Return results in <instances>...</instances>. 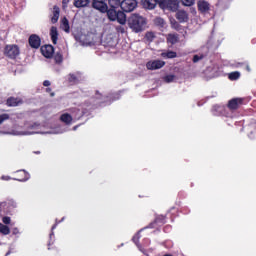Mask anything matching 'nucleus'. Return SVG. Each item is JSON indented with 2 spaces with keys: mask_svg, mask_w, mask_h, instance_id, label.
Here are the masks:
<instances>
[{
  "mask_svg": "<svg viewBox=\"0 0 256 256\" xmlns=\"http://www.w3.org/2000/svg\"><path fill=\"white\" fill-rule=\"evenodd\" d=\"M163 7L175 13L179 10V0H167Z\"/></svg>",
  "mask_w": 256,
  "mask_h": 256,
  "instance_id": "6",
  "label": "nucleus"
},
{
  "mask_svg": "<svg viewBox=\"0 0 256 256\" xmlns=\"http://www.w3.org/2000/svg\"><path fill=\"white\" fill-rule=\"evenodd\" d=\"M167 41L171 43V45H175L179 41V36L177 34H168Z\"/></svg>",
  "mask_w": 256,
  "mask_h": 256,
  "instance_id": "23",
  "label": "nucleus"
},
{
  "mask_svg": "<svg viewBox=\"0 0 256 256\" xmlns=\"http://www.w3.org/2000/svg\"><path fill=\"white\" fill-rule=\"evenodd\" d=\"M180 1L184 7H193V5H195V0H180Z\"/></svg>",
  "mask_w": 256,
  "mask_h": 256,
  "instance_id": "32",
  "label": "nucleus"
},
{
  "mask_svg": "<svg viewBox=\"0 0 256 256\" xmlns=\"http://www.w3.org/2000/svg\"><path fill=\"white\" fill-rule=\"evenodd\" d=\"M128 26L134 33H141L147 27V19L139 14H131L128 18Z\"/></svg>",
  "mask_w": 256,
  "mask_h": 256,
  "instance_id": "1",
  "label": "nucleus"
},
{
  "mask_svg": "<svg viewBox=\"0 0 256 256\" xmlns=\"http://www.w3.org/2000/svg\"><path fill=\"white\" fill-rule=\"evenodd\" d=\"M77 127H78V126H75V127L73 128V131H77Z\"/></svg>",
  "mask_w": 256,
  "mask_h": 256,
  "instance_id": "49",
  "label": "nucleus"
},
{
  "mask_svg": "<svg viewBox=\"0 0 256 256\" xmlns=\"http://www.w3.org/2000/svg\"><path fill=\"white\" fill-rule=\"evenodd\" d=\"M23 103V100L21 98H9L7 100L8 107H17V105H21Z\"/></svg>",
  "mask_w": 256,
  "mask_h": 256,
  "instance_id": "18",
  "label": "nucleus"
},
{
  "mask_svg": "<svg viewBox=\"0 0 256 256\" xmlns=\"http://www.w3.org/2000/svg\"><path fill=\"white\" fill-rule=\"evenodd\" d=\"M60 121L65 123V125H71V123H73V116H71L69 113H64L60 116Z\"/></svg>",
  "mask_w": 256,
  "mask_h": 256,
  "instance_id": "16",
  "label": "nucleus"
},
{
  "mask_svg": "<svg viewBox=\"0 0 256 256\" xmlns=\"http://www.w3.org/2000/svg\"><path fill=\"white\" fill-rule=\"evenodd\" d=\"M0 233H2V235H9V233H11V229H9L7 225L0 223Z\"/></svg>",
  "mask_w": 256,
  "mask_h": 256,
  "instance_id": "27",
  "label": "nucleus"
},
{
  "mask_svg": "<svg viewBox=\"0 0 256 256\" xmlns=\"http://www.w3.org/2000/svg\"><path fill=\"white\" fill-rule=\"evenodd\" d=\"M9 179H11V177H9V176H2V180L3 181H9Z\"/></svg>",
  "mask_w": 256,
  "mask_h": 256,
  "instance_id": "45",
  "label": "nucleus"
},
{
  "mask_svg": "<svg viewBox=\"0 0 256 256\" xmlns=\"http://www.w3.org/2000/svg\"><path fill=\"white\" fill-rule=\"evenodd\" d=\"M154 23L155 25H157L158 27H165L166 23L165 20L161 17H157L154 19Z\"/></svg>",
  "mask_w": 256,
  "mask_h": 256,
  "instance_id": "29",
  "label": "nucleus"
},
{
  "mask_svg": "<svg viewBox=\"0 0 256 256\" xmlns=\"http://www.w3.org/2000/svg\"><path fill=\"white\" fill-rule=\"evenodd\" d=\"M175 17L179 23H187V21H189V13L183 9L177 10Z\"/></svg>",
  "mask_w": 256,
  "mask_h": 256,
  "instance_id": "7",
  "label": "nucleus"
},
{
  "mask_svg": "<svg viewBox=\"0 0 256 256\" xmlns=\"http://www.w3.org/2000/svg\"><path fill=\"white\" fill-rule=\"evenodd\" d=\"M7 119H9V114L0 115V125L3 123V121H7Z\"/></svg>",
  "mask_w": 256,
  "mask_h": 256,
  "instance_id": "38",
  "label": "nucleus"
},
{
  "mask_svg": "<svg viewBox=\"0 0 256 256\" xmlns=\"http://www.w3.org/2000/svg\"><path fill=\"white\" fill-rule=\"evenodd\" d=\"M165 83H173L175 81V75L169 74L164 77Z\"/></svg>",
  "mask_w": 256,
  "mask_h": 256,
  "instance_id": "33",
  "label": "nucleus"
},
{
  "mask_svg": "<svg viewBox=\"0 0 256 256\" xmlns=\"http://www.w3.org/2000/svg\"><path fill=\"white\" fill-rule=\"evenodd\" d=\"M239 77H241V73L240 72H231L229 74V79L230 81H237V79H239Z\"/></svg>",
  "mask_w": 256,
  "mask_h": 256,
  "instance_id": "31",
  "label": "nucleus"
},
{
  "mask_svg": "<svg viewBox=\"0 0 256 256\" xmlns=\"http://www.w3.org/2000/svg\"><path fill=\"white\" fill-rule=\"evenodd\" d=\"M111 9H119L121 7V0H108Z\"/></svg>",
  "mask_w": 256,
  "mask_h": 256,
  "instance_id": "25",
  "label": "nucleus"
},
{
  "mask_svg": "<svg viewBox=\"0 0 256 256\" xmlns=\"http://www.w3.org/2000/svg\"><path fill=\"white\" fill-rule=\"evenodd\" d=\"M52 229H55V226H53Z\"/></svg>",
  "mask_w": 256,
  "mask_h": 256,
  "instance_id": "52",
  "label": "nucleus"
},
{
  "mask_svg": "<svg viewBox=\"0 0 256 256\" xmlns=\"http://www.w3.org/2000/svg\"><path fill=\"white\" fill-rule=\"evenodd\" d=\"M156 3H159L160 7H164L165 3H167V0H156Z\"/></svg>",
  "mask_w": 256,
  "mask_h": 256,
  "instance_id": "41",
  "label": "nucleus"
},
{
  "mask_svg": "<svg viewBox=\"0 0 256 256\" xmlns=\"http://www.w3.org/2000/svg\"><path fill=\"white\" fill-rule=\"evenodd\" d=\"M89 0H74V6L77 8L87 7Z\"/></svg>",
  "mask_w": 256,
  "mask_h": 256,
  "instance_id": "24",
  "label": "nucleus"
},
{
  "mask_svg": "<svg viewBox=\"0 0 256 256\" xmlns=\"http://www.w3.org/2000/svg\"><path fill=\"white\" fill-rule=\"evenodd\" d=\"M46 91H48V92H49V91H51V89H50V88H48V89H46Z\"/></svg>",
  "mask_w": 256,
  "mask_h": 256,
  "instance_id": "50",
  "label": "nucleus"
},
{
  "mask_svg": "<svg viewBox=\"0 0 256 256\" xmlns=\"http://www.w3.org/2000/svg\"><path fill=\"white\" fill-rule=\"evenodd\" d=\"M59 15H60L59 7L54 6L53 7V16L51 18L52 23H57V21H59Z\"/></svg>",
  "mask_w": 256,
  "mask_h": 256,
  "instance_id": "21",
  "label": "nucleus"
},
{
  "mask_svg": "<svg viewBox=\"0 0 256 256\" xmlns=\"http://www.w3.org/2000/svg\"><path fill=\"white\" fill-rule=\"evenodd\" d=\"M116 21H118L120 25H125L127 23V16L123 13V11L117 12Z\"/></svg>",
  "mask_w": 256,
  "mask_h": 256,
  "instance_id": "17",
  "label": "nucleus"
},
{
  "mask_svg": "<svg viewBox=\"0 0 256 256\" xmlns=\"http://www.w3.org/2000/svg\"><path fill=\"white\" fill-rule=\"evenodd\" d=\"M80 43H82V45L84 47H89V46L93 45V42L87 40V36H82L81 40H80Z\"/></svg>",
  "mask_w": 256,
  "mask_h": 256,
  "instance_id": "30",
  "label": "nucleus"
},
{
  "mask_svg": "<svg viewBox=\"0 0 256 256\" xmlns=\"http://www.w3.org/2000/svg\"><path fill=\"white\" fill-rule=\"evenodd\" d=\"M12 233L13 235H19V228H13Z\"/></svg>",
  "mask_w": 256,
  "mask_h": 256,
  "instance_id": "42",
  "label": "nucleus"
},
{
  "mask_svg": "<svg viewBox=\"0 0 256 256\" xmlns=\"http://www.w3.org/2000/svg\"><path fill=\"white\" fill-rule=\"evenodd\" d=\"M245 67H246V71L251 72V67H249V64H245Z\"/></svg>",
  "mask_w": 256,
  "mask_h": 256,
  "instance_id": "46",
  "label": "nucleus"
},
{
  "mask_svg": "<svg viewBox=\"0 0 256 256\" xmlns=\"http://www.w3.org/2000/svg\"><path fill=\"white\" fill-rule=\"evenodd\" d=\"M144 9H155L157 7V0H142Z\"/></svg>",
  "mask_w": 256,
  "mask_h": 256,
  "instance_id": "14",
  "label": "nucleus"
},
{
  "mask_svg": "<svg viewBox=\"0 0 256 256\" xmlns=\"http://www.w3.org/2000/svg\"><path fill=\"white\" fill-rule=\"evenodd\" d=\"M107 15H108V19H110V21H117V10H115V8H111L109 10L106 11Z\"/></svg>",
  "mask_w": 256,
  "mask_h": 256,
  "instance_id": "20",
  "label": "nucleus"
},
{
  "mask_svg": "<svg viewBox=\"0 0 256 256\" xmlns=\"http://www.w3.org/2000/svg\"><path fill=\"white\" fill-rule=\"evenodd\" d=\"M170 25L172 29H175L176 31H181V24L175 20V18L170 19Z\"/></svg>",
  "mask_w": 256,
  "mask_h": 256,
  "instance_id": "26",
  "label": "nucleus"
},
{
  "mask_svg": "<svg viewBox=\"0 0 256 256\" xmlns=\"http://www.w3.org/2000/svg\"><path fill=\"white\" fill-rule=\"evenodd\" d=\"M68 81H70V83H77V75L75 74H70L68 76Z\"/></svg>",
  "mask_w": 256,
  "mask_h": 256,
  "instance_id": "36",
  "label": "nucleus"
},
{
  "mask_svg": "<svg viewBox=\"0 0 256 256\" xmlns=\"http://www.w3.org/2000/svg\"><path fill=\"white\" fill-rule=\"evenodd\" d=\"M0 135H14L16 137L35 135V123L29 126L27 131L21 130L20 127H14L11 131H0Z\"/></svg>",
  "mask_w": 256,
  "mask_h": 256,
  "instance_id": "2",
  "label": "nucleus"
},
{
  "mask_svg": "<svg viewBox=\"0 0 256 256\" xmlns=\"http://www.w3.org/2000/svg\"><path fill=\"white\" fill-rule=\"evenodd\" d=\"M44 87H49L51 85V82L49 80H46L43 82Z\"/></svg>",
  "mask_w": 256,
  "mask_h": 256,
  "instance_id": "43",
  "label": "nucleus"
},
{
  "mask_svg": "<svg viewBox=\"0 0 256 256\" xmlns=\"http://www.w3.org/2000/svg\"><path fill=\"white\" fill-rule=\"evenodd\" d=\"M120 7L125 13H131L137 9V0H123Z\"/></svg>",
  "mask_w": 256,
  "mask_h": 256,
  "instance_id": "4",
  "label": "nucleus"
},
{
  "mask_svg": "<svg viewBox=\"0 0 256 256\" xmlns=\"http://www.w3.org/2000/svg\"><path fill=\"white\" fill-rule=\"evenodd\" d=\"M69 3V0H63V5H67Z\"/></svg>",
  "mask_w": 256,
  "mask_h": 256,
  "instance_id": "47",
  "label": "nucleus"
},
{
  "mask_svg": "<svg viewBox=\"0 0 256 256\" xmlns=\"http://www.w3.org/2000/svg\"><path fill=\"white\" fill-rule=\"evenodd\" d=\"M201 59H203V56L195 55L193 57V62L198 63V61H201Z\"/></svg>",
  "mask_w": 256,
  "mask_h": 256,
  "instance_id": "40",
  "label": "nucleus"
},
{
  "mask_svg": "<svg viewBox=\"0 0 256 256\" xmlns=\"http://www.w3.org/2000/svg\"><path fill=\"white\" fill-rule=\"evenodd\" d=\"M60 28H62V30L65 31V33L70 32L71 28L69 26V20L67 18L64 17L61 19Z\"/></svg>",
  "mask_w": 256,
  "mask_h": 256,
  "instance_id": "19",
  "label": "nucleus"
},
{
  "mask_svg": "<svg viewBox=\"0 0 256 256\" xmlns=\"http://www.w3.org/2000/svg\"><path fill=\"white\" fill-rule=\"evenodd\" d=\"M54 61H55L56 63H61V62L63 61V56H62L61 54H56V55L54 56Z\"/></svg>",
  "mask_w": 256,
  "mask_h": 256,
  "instance_id": "37",
  "label": "nucleus"
},
{
  "mask_svg": "<svg viewBox=\"0 0 256 256\" xmlns=\"http://www.w3.org/2000/svg\"><path fill=\"white\" fill-rule=\"evenodd\" d=\"M13 207H17V203H15L13 200L0 203V211H11V208Z\"/></svg>",
  "mask_w": 256,
  "mask_h": 256,
  "instance_id": "12",
  "label": "nucleus"
},
{
  "mask_svg": "<svg viewBox=\"0 0 256 256\" xmlns=\"http://www.w3.org/2000/svg\"><path fill=\"white\" fill-rule=\"evenodd\" d=\"M92 5L93 8L100 11V13H107V3H105L103 0H95Z\"/></svg>",
  "mask_w": 256,
  "mask_h": 256,
  "instance_id": "8",
  "label": "nucleus"
},
{
  "mask_svg": "<svg viewBox=\"0 0 256 256\" xmlns=\"http://www.w3.org/2000/svg\"><path fill=\"white\" fill-rule=\"evenodd\" d=\"M50 37L51 41L54 45H57V41L59 39V31H57V27L52 26L50 29Z\"/></svg>",
  "mask_w": 256,
  "mask_h": 256,
  "instance_id": "13",
  "label": "nucleus"
},
{
  "mask_svg": "<svg viewBox=\"0 0 256 256\" xmlns=\"http://www.w3.org/2000/svg\"><path fill=\"white\" fill-rule=\"evenodd\" d=\"M161 57H163V59H175V57H177V52H173V51L162 52Z\"/></svg>",
  "mask_w": 256,
  "mask_h": 256,
  "instance_id": "22",
  "label": "nucleus"
},
{
  "mask_svg": "<svg viewBox=\"0 0 256 256\" xmlns=\"http://www.w3.org/2000/svg\"><path fill=\"white\" fill-rule=\"evenodd\" d=\"M18 173L24 178H18L16 179L17 181H29L30 175L25 170L19 171Z\"/></svg>",
  "mask_w": 256,
  "mask_h": 256,
  "instance_id": "28",
  "label": "nucleus"
},
{
  "mask_svg": "<svg viewBox=\"0 0 256 256\" xmlns=\"http://www.w3.org/2000/svg\"><path fill=\"white\" fill-rule=\"evenodd\" d=\"M146 39L149 41V43H151L155 39V33L153 32L146 33Z\"/></svg>",
  "mask_w": 256,
  "mask_h": 256,
  "instance_id": "35",
  "label": "nucleus"
},
{
  "mask_svg": "<svg viewBox=\"0 0 256 256\" xmlns=\"http://www.w3.org/2000/svg\"><path fill=\"white\" fill-rule=\"evenodd\" d=\"M41 53L43 57H46V59H51V57H53V53H55V50L53 49V46L45 45L41 47Z\"/></svg>",
  "mask_w": 256,
  "mask_h": 256,
  "instance_id": "9",
  "label": "nucleus"
},
{
  "mask_svg": "<svg viewBox=\"0 0 256 256\" xmlns=\"http://www.w3.org/2000/svg\"><path fill=\"white\" fill-rule=\"evenodd\" d=\"M216 107V109H220V110H222L223 108H221L220 106H215Z\"/></svg>",
  "mask_w": 256,
  "mask_h": 256,
  "instance_id": "48",
  "label": "nucleus"
},
{
  "mask_svg": "<svg viewBox=\"0 0 256 256\" xmlns=\"http://www.w3.org/2000/svg\"><path fill=\"white\" fill-rule=\"evenodd\" d=\"M197 7L200 13H207V11H209V9L211 8V5L205 0H199L197 2Z\"/></svg>",
  "mask_w": 256,
  "mask_h": 256,
  "instance_id": "11",
  "label": "nucleus"
},
{
  "mask_svg": "<svg viewBox=\"0 0 256 256\" xmlns=\"http://www.w3.org/2000/svg\"><path fill=\"white\" fill-rule=\"evenodd\" d=\"M4 55L9 59H15L19 55V46L15 44L7 45L4 49Z\"/></svg>",
  "mask_w": 256,
  "mask_h": 256,
  "instance_id": "3",
  "label": "nucleus"
},
{
  "mask_svg": "<svg viewBox=\"0 0 256 256\" xmlns=\"http://www.w3.org/2000/svg\"><path fill=\"white\" fill-rule=\"evenodd\" d=\"M163 67H165V61L162 60H150L146 63L148 71H157V69H163Z\"/></svg>",
  "mask_w": 256,
  "mask_h": 256,
  "instance_id": "5",
  "label": "nucleus"
},
{
  "mask_svg": "<svg viewBox=\"0 0 256 256\" xmlns=\"http://www.w3.org/2000/svg\"><path fill=\"white\" fill-rule=\"evenodd\" d=\"M241 103H243V99L234 98L229 101L228 107H229V109H237L239 107V105H241Z\"/></svg>",
  "mask_w": 256,
  "mask_h": 256,
  "instance_id": "15",
  "label": "nucleus"
},
{
  "mask_svg": "<svg viewBox=\"0 0 256 256\" xmlns=\"http://www.w3.org/2000/svg\"><path fill=\"white\" fill-rule=\"evenodd\" d=\"M29 43L33 49H39L41 47V38H39V36L33 34L29 38Z\"/></svg>",
  "mask_w": 256,
  "mask_h": 256,
  "instance_id": "10",
  "label": "nucleus"
},
{
  "mask_svg": "<svg viewBox=\"0 0 256 256\" xmlns=\"http://www.w3.org/2000/svg\"><path fill=\"white\" fill-rule=\"evenodd\" d=\"M140 233H141V232H138V233L132 238V241H134V243L137 245L138 249H140V251H141V246H139V244H138L139 238L141 237V236H140Z\"/></svg>",
  "mask_w": 256,
  "mask_h": 256,
  "instance_id": "34",
  "label": "nucleus"
},
{
  "mask_svg": "<svg viewBox=\"0 0 256 256\" xmlns=\"http://www.w3.org/2000/svg\"><path fill=\"white\" fill-rule=\"evenodd\" d=\"M54 95H55L54 93H51V97H54Z\"/></svg>",
  "mask_w": 256,
  "mask_h": 256,
  "instance_id": "51",
  "label": "nucleus"
},
{
  "mask_svg": "<svg viewBox=\"0 0 256 256\" xmlns=\"http://www.w3.org/2000/svg\"><path fill=\"white\" fill-rule=\"evenodd\" d=\"M190 13H192L193 15H197V10L195 8H191Z\"/></svg>",
  "mask_w": 256,
  "mask_h": 256,
  "instance_id": "44",
  "label": "nucleus"
},
{
  "mask_svg": "<svg viewBox=\"0 0 256 256\" xmlns=\"http://www.w3.org/2000/svg\"><path fill=\"white\" fill-rule=\"evenodd\" d=\"M2 222L4 223V225H9V223H11V218L5 216L2 218Z\"/></svg>",
  "mask_w": 256,
  "mask_h": 256,
  "instance_id": "39",
  "label": "nucleus"
}]
</instances>
